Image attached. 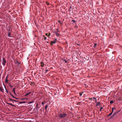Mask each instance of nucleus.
I'll use <instances>...</instances> for the list:
<instances>
[{"instance_id": "nucleus-1", "label": "nucleus", "mask_w": 122, "mask_h": 122, "mask_svg": "<svg viewBox=\"0 0 122 122\" xmlns=\"http://www.w3.org/2000/svg\"><path fill=\"white\" fill-rule=\"evenodd\" d=\"M6 62V61L5 59L4 58H3L2 59V64L4 66L5 65Z\"/></svg>"}, {"instance_id": "nucleus-2", "label": "nucleus", "mask_w": 122, "mask_h": 122, "mask_svg": "<svg viewBox=\"0 0 122 122\" xmlns=\"http://www.w3.org/2000/svg\"><path fill=\"white\" fill-rule=\"evenodd\" d=\"M38 106V103H37L36 106L35 108H34V109H36L37 112H38V110L37 108H38V109H39L40 107H39Z\"/></svg>"}, {"instance_id": "nucleus-3", "label": "nucleus", "mask_w": 122, "mask_h": 122, "mask_svg": "<svg viewBox=\"0 0 122 122\" xmlns=\"http://www.w3.org/2000/svg\"><path fill=\"white\" fill-rule=\"evenodd\" d=\"M56 39H55V40H54L53 41H51V45H52L53 44H55L56 42Z\"/></svg>"}, {"instance_id": "nucleus-4", "label": "nucleus", "mask_w": 122, "mask_h": 122, "mask_svg": "<svg viewBox=\"0 0 122 122\" xmlns=\"http://www.w3.org/2000/svg\"><path fill=\"white\" fill-rule=\"evenodd\" d=\"M119 112V111L116 112H115L114 113H113L112 116L111 117H113L116 114H117Z\"/></svg>"}, {"instance_id": "nucleus-5", "label": "nucleus", "mask_w": 122, "mask_h": 122, "mask_svg": "<svg viewBox=\"0 0 122 122\" xmlns=\"http://www.w3.org/2000/svg\"><path fill=\"white\" fill-rule=\"evenodd\" d=\"M67 115L66 113H64L63 114H61V118L65 117Z\"/></svg>"}, {"instance_id": "nucleus-6", "label": "nucleus", "mask_w": 122, "mask_h": 122, "mask_svg": "<svg viewBox=\"0 0 122 122\" xmlns=\"http://www.w3.org/2000/svg\"><path fill=\"white\" fill-rule=\"evenodd\" d=\"M0 91L2 92H4V89L3 88L1 87L0 86Z\"/></svg>"}, {"instance_id": "nucleus-7", "label": "nucleus", "mask_w": 122, "mask_h": 122, "mask_svg": "<svg viewBox=\"0 0 122 122\" xmlns=\"http://www.w3.org/2000/svg\"><path fill=\"white\" fill-rule=\"evenodd\" d=\"M15 88H13L12 91L13 92L14 94L15 95H16V94L15 92Z\"/></svg>"}, {"instance_id": "nucleus-8", "label": "nucleus", "mask_w": 122, "mask_h": 122, "mask_svg": "<svg viewBox=\"0 0 122 122\" xmlns=\"http://www.w3.org/2000/svg\"><path fill=\"white\" fill-rule=\"evenodd\" d=\"M31 93V92H29V93H26V94H25V95H24V96H25V97H26L27 96V95H29V94H30Z\"/></svg>"}, {"instance_id": "nucleus-9", "label": "nucleus", "mask_w": 122, "mask_h": 122, "mask_svg": "<svg viewBox=\"0 0 122 122\" xmlns=\"http://www.w3.org/2000/svg\"><path fill=\"white\" fill-rule=\"evenodd\" d=\"M96 103H97V104H96V105L97 106L100 105V102H97Z\"/></svg>"}, {"instance_id": "nucleus-10", "label": "nucleus", "mask_w": 122, "mask_h": 122, "mask_svg": "<svg viewBox=\"0 0 122 122\" xmlns=\"http://www.w3.org/2000/svg\"><path fill=\"white\" fill-rule=\"evenodd\" d=\"M71 8L72 9H73V7L70 6V7L69 9V11H71Z\"/></svg>"}, {"instance_id": "nucleus-11", "label": "nucleus", "mask_w": 122, "mask_h": 122, "mask_svg": "<svg viewBox=\"0 0 122 122\" xmlns=\"http://www.w3.org/2000/svg\"><path fill=\"white\" fill-rule=\"evenodd\" d=\"M10 32H9L8 34V36L9 37H11V36H10L11 34Z\"/></svg>"}, {"instance_id": "nucleus-12", "label": "nucleus", "mask_w": 122, "mask_h": 122, "mask_svg": "<svg viewBox=\"0 0 122 122\" xmlns=\"http://www.w3.org/2000/svg\"><path fill=\"white\" fill-rule=\"evenodd\" d=\"M116 109V108L115 107H112V113L113 111V110L114 109Z\"/></svg>"}, {"instance_id": "nucleus-13", "label": "nucleus", "mask_w": 122, "mask_h": 122, "mask_svg": "<svg viewBox=\"0 0 122 122\" xmlns=\"http://www.w3.org/2000/svg\"><path fill=\"white\" fill-rule=\"evenodd\" d=\"M56 34L57 36H59V33H58V32H56Z\"/></svg>"}, {"instance_id": "nucleus-14", "label": "nucleus", "mask_w": 122, "mask_h": 122, "mask_svg": "<svg viewBox=\"0 0 122 122\" xmlns=\"http://www.w3.org/2000/svg\"><path fill=\"white\" fill-rule=\"evenodd\" d=\"M9 105H11V106H12L14 107H15V105H13L12 103H10Z\"/></svg>"}, {"instance_id": "nucleus-15", "label": "nucleus", "mask_w": 122, "mask_h": 122, "mask_svg": "<svg viewBox=\"0 0 122 122\" xmlns=\"http://www.w3.org/2000/svg\"><path fill=\"white\" fill-rule=\"evenodd\" d=\"M48 106V105H46V106L45 107V109L46 110Z\"/></svg>"}, {"instance_id": "nucleus-16", "label": "nucleus", "mask_w": 122, "mask_h": 122, "mask_svg": "<svg viewBox=\"0 0 122 122\" xmlns=\"http://www.w3.org/2000/svg\"><path fill=\"white\" fill-rule=\"evenodd\" d=\"M12 97L13 98H15L16 99H17V100H18V98H16L15 97H14V96H13V95L12 96Z\"/></svg>"}, {"instance_id": "nucleus-17", "label": "nucleus", "mask_w": 122, "mask_h": 122, "mask_svg": "<svg viewBox=\"0 0 122 122\" xmlns=\"http://www.w3.org/2000/svg\"><path fill=\"white\" fill-rule=\"evenodd\" d=\"M44 65V64L43 63L41 62V66L42 67H43V66Z\"/></svg>"}, {"instance_id": "nucleus-18", "label": "nucleus", "mask_w": 122, "mask_h": 122, "mask_svg": "<svg viewBox=\"0 0 122 122\" xmlns=\"http://www.w3.org/2000/svg\"><path fill=\"white\" fill-rule=\"evenodd\" d=\"M9 95H10L11 96H13V95L12 94H11V93L10 92H9V93H8V94Z\"/></svg>"}, {"instance_id": "nucleus-19", "label": "nucleus", "mask_w": 122, "mask_h": 122, "mask_svg": "<svg viewBox=\"0 0 122 122\" xmlns=\"http://www.w3.org/2000/svg\"><path fill=\"white\" fill-rule=\"evenodd\" d=\"M114 102L112 100L110 102V103L111 104H112V103H113Z\"/></svg>"}, {"instance_id": "nucleus-20", "label": "nucleus", "mask_w": 122, "mask_h": 122, "mask_svg": "<svg viewBox=\"0 0 122 122\" xmlns=\"http://www.w3.org/2000/svg\"><path fill=\"white\" fill-rule=\"evenodd\" d=\"M5 81L6 83H7L8 80L7 79H5Z\"/></svg>"}, {"instance_id": "nucleus-21", "label": "nucleus", "mask_w": 122, "mask_h": 122, "mask_svg": "<svg viewBox=\"0 0 122 122\" xmlns=\"http://www.w3.org/2000/svg\"><path fill=\"white\" fill-rule=\"evenodd\" d=\"M62 60H64V61H63V62H64V61L65 62V63H67V61H66V60H63V59H62Z\"/></svg>"}, {"instance_id": "nucleus-22", "label": "nucleus", "mask_w": 122, "mask_h": 122, "mask_svg": "<svg viewBox=\"0 0 122 122\" xmlns=\"http://www.w3.org/2000/svg\"><path fill=\"white\" fill-rule=\"evenodd\" d=\"M9 100H10V101H13V100L11 99L10 98H9Z\"/></svg>"}, {"instance_id": "nucleus-23", "label": "nucleus", "mask_w": 122, "mask_h": 122, "mask_svg": "<svg viewBox=\"0 0 122 122\" xmlns=\"http://www.w3.org/2000/svg\"><path fill=\"white\" fill-rule=\"evenodd\" d=\"M34 102V101H32L30 102L29 103L31 104L33 103Z\"/></svg>"}, {"instance_id": "nucleus-24", "label": "nucleus", "mask_w": 122, "mask_h": 122, "mask_svg": "<svg viewBox=\"0 0 122 122\" xmlns=\"http://www.w3.org/2000/svg\"><path fill=\"white\" fill-rule=\"evenodd\" d=\"M103 109V107H101L100 108V111H101Z\"/></svg>"}, {"instance_id": "nucleus-25", "label": "nucleus", "mask_w": 122, "mask_h": 122, "mask_svg": "<svg viewBox=\"0 0 122 122\" xmlns=\"http://www.w3.org/2000/svg\"><path fill=\"white\" fill-rule=\"evenodd\" d=\"M93 99H95V100L96 102V101H97V99H96V98H95L94 97L93 98Z\"/></svg>"}, {"instance_id": "nucleus-26", "label": "nucleus", "mask_w": 122, "mask_h": 122, "mask_svg": "<svg viewBox=\"0 0 122 122\" xmlns=\"http://www.w3.org/2000/svg\"><path fill=\"white\" fill-rule=\"evenodd\" d=\"M8 77V75H7V76H6L5 79H7V78Z\"/></svg>"}, {"instance_id": "nucleus-27", "label": "nucleus", "mask_w": 122, "mask_h": 122, "mask_svg": "<svg viewBox=\"0 0 122 122\" xmlns=\"http://www.w3.org/2000/svg\"><path fill=\"white\" fill-rule=\"evenodd\" d=\"M112 114V112H111V113H110V114H109V115H108V116H111V115Z\"/></svg>"}, {"instance_id": "nucleus-28", "label": "nucleus", "mask_w": 122, "mask_h": 122, "mask_svg": "<svg viewBox=\"0 0 122 122\" xmlns=\"http://www.w3.org/2000/svg\"><path fill=\"white\" fill-rule=\"evenodd\" d=\"M72 21L74 22L75 23H76V21L75 20H72Z\"/></svg>"}, {"instance_id": "nucleus-29", "label": "nucleus", "mask_w": 122, "mask_h": 122, "mask_svg": "<svg viewBox=\"0 0 122 122\" xmlns=\"http://www.w3.org/2000/svg\"><path fill=\"white\" fill-rule=\"evenodd\" d=\"M13 101H14L15 102H18L17 101L15 100H13Z\"/></svg>"}, {"instance_id": "nucleus-30", "label": "nucleus", "mask_w": 122, "mask_h": 122, "mask_svg": "<svg viewBox=\"0 0 122 122\" xmlns=\"http://www.w3.org/2000/svg\"><path fill=\"white\" fill-rule=\"evenodd\" d=\"M82 95V93H80L79 95H80V96H81Z\"/></svg>"}, {"instance_id": "nucleus-31", "label": "nucleus", "mask_w": 122, "mask_h": 122, "mask_svg": "<svg viewBox=\"0 0 122 122\" xmlns=\"http://www.w3.org/2000/svg\"><path fill=\"white\" fill-rule=\"evenodd\" d=\"M50 35H51V33H49L48 35V36H50Z\"/></svg>"}, {"instance_id": "nucleus-32", "label": "nucleus", "mask_w": 122, "mask_h": 122, "mask_svg": "<svg viewBox=\"0 0 122 122\" xmlns=\"http://www.w3.org/2000/svg\"><path fill=\"white\" fill-rule=\"evenodd\" d=\"M44 39L45 40H46L47 39V37H45Z\"/></svg>"}, {"instance_id": "nucleus-33", "label": "nucleus", "mask_w": 122, "mask_h": 122, "mask_svg": "<svg viewBox=\"0 0 122 122\" xmlns=\"http://www.w3.org/2000/svg\"><path fill=\"white\" fill-rule=\"evenodd\" d=\"M9 32H10V33H11L10 30V29H9Z\"/></svg>"}, {"instance_id": "nucleus-34", "label": "nucleus", "mask_w": 122, "mask_h": 122, "mask_svg": "<svg viewBox=\"0 0 122 122\" xmlns=\"http://www.w3.org/2000/svg\"><path fill=\"white\" fill-rule=\"evenodd\" d=\"M44 104V103L43 102H42V104L43 105Z\"/></svg>"}, {"instance_id": "nucleus-35", "label": "nucleus", "mask_w": 122, "mask_h": 122, "mask_svg": "<svg viewBox=\"0 0 122 122\" xmlns=\"http://www.w3.org/2000/svg\"><path fill=\"white\" fill-rule=\"evenodd\" d=\"M46 35L48 36V33H46Z\"/></svg>"}, {"instance_id": "nucleus-36", "label": "nucleus", "mask_w": 122, "mask_h": 122, "mask_svg": "<svg viewBox=\"0 0 122 122\" xmlns=\"http://www.w3.org/2000/svg\"><path fill=\"white\" fill-rule=\"evenodd\" d=\"M93 99V98H89V99H90V100H92Z\"/></svg>"}, {"instance_id": "nucleus-37", "label": "nucleus", "mask_w": 122, "mask_h": 122, "mask_svg": "<svg viewBox=\"0 0 122 122\" xmlns=\"http://www.w3.org/2000/svg\"><path fill=\"white\" fill-rule=\"evenodd\" d=\"M97 45V44L96 43L95 44L94 46L95 47Z\"/></svg>"}, {"instance_id": "nucleus-38", "label": "nucleus", "mask_w": 122, "mask_h": 122, "mask_svg": "<svg viewBox=\"0 0 122 122\" xmlns=\"http://www.w3.org/2000/svg\"><path fill=\"white\" fill-rule=\"evenodd\" d=\"M34 110L35 111V112H37V111L36 110V109H34Z\"/></svg>"}, {"instance_id": "nucleus-39", "label": "nucleus", "mask_w": 122, "mask_h": 122, "mask_svg": "<svg viewBox=\"0 0 122 122\" xmlns=\"http://www.w3.org/2000/svg\"><path fill=\"white\" fill-rule=\"evenodd\" d=\"M6 103L7 104H9L8 106H9V103H9L8 102H6Z\"/></svg>"}, {"instance_id": "nucleus-40", "label": "nucleus", "mask_w": 122, "mask_h": 122, "mask_svg": "<svg viewBox=\"0 0 122 122\" xmlns=\"http://www.w3.org/2000/svg\"><path fill=\"white\" fill-rule=\"evenodd\" d=\"M59 22L60 23V24H61V22L60 20H59Z\"/></svg>"}, {"instance_id": "nucleus-41", "label": "nucleus", "mask_w": 122, "mask_h": 122, "mask_svg": "<svg viewBox=\"0 0 122 122\" xmlns=\"http://www.w3.org/2000/svg\"><path fill=\"white\" fill-rule=\"evenodd\" d=\"M34 83V82H31V84H33Z\"/></svg>"}, {"instance_id": "nucleus-42", "label": "nucleus", "mask_w": 122, "mask_h": 122, "mask_svg": "<svg viewBox=\"0 0 122 122\" xmlns=\"http://www.w3.org/2000/svg\"><path fill=\"white\" fill-rule=\"evenodd\" d=\"M26 99V98H25V99ZM24 99H25V98H22V99H20L21 100H24Z\"/></svg>"}, {"instance_id": "nucleus-43", "label": "nucleus", "mask_w": 122, "mask_h": 122, "mask_svg": "<svg viewBox=\"0 0 122 122\" xmlns=\"http://www.w3.org/2000/svg\"><path fill=\"white\" fill-rule=\"evenodd\" d=\"M6 91V92L7 93V94H8V91H7H7Z\"/></svg>"}, {"instance_id": "nucleus-44", "label": "nucleus", "mask_w": 122, "mask_h": 122, "mask_svg": "<svg viewBox=\"0 0 122 122\" xmlns=\"http://www.w3.org/2000/svg\"><path fill=\"white\" fill-rule=\"evenodd\" d=\"M23 103V102H21L19 103L20 104H22V103Z\"/></svg>"}, {"instance_id": "nucleus-45", "label": "nucleus", "mask_w": 122, "mask_h": 122, "mask_svg": "<svg viewBox=\"0 0 122 122\" xmlns=\"http://www.w3.org/2000/svg\"><path fill=\"white\" fill-rule=\"evenodd\" d=\"M46 72H47L48 71V70H46Z\"/></svg>"}, {"instance_id": "nucleus-46", "label": "nucleus", "mask_w": 122, "mask_h": 122, "mask_svg": "<svg viewBox=\"0 0 122 122\" xmlns=\"http://www.w3.org/2000/svg\"><path fill=\"white\" fill-rule=\"evenodd\" d=\"M80 103H81V102H79L78 103V104L79 105V104H80Z\"/></svg>"}, {"instance_id": "nucleus-47", "label": "nucleus", "mask_w": 122, "mask_h": 122, "mask_svg": "<svg viewBox=\"0 0 122 122\" xmlns=\"http://www.w3.org/2000/svg\"><path fill=\"white\" fill-rule=\"evenodd\" d=\"M4 86L5 89V88H6V86Z\"/></svg>"}, {"instance_id": "nucleus-48", "label": "nucleus", "mask_w": 122, "mask_h": 122, "mask_svg": "<svg viewBox=\"0 0 122 122\" xmlns=\"http://www.w3.org/2000/svg\"><path fill=\"white\" fill-rule=\"evenodd\" d=\"M5 90H6V91H7V90L6 89V88H5Z\"/></svg>"}, {"instance_id": "nucleus-49", "label": "nucleus", "mask_w": 122, "mask_h": 122, "mask_svg": "<svg viewBox=\"0 0 122 122\" xmlns=\"http://www.w3.org/2000/svg\"><path fill=\"white\" fill-rule=\"evenodd\" d=\"M5 90H6V91H7V90L6 89V88H5Z\"/></svg>"}, {"instance_id": "nucleus-50", "label": "nucleus", "mask_w": 122, "mask_h": 122, "mask_svg": "<svg viewBox=\"0 0 122 122\" xmlns=\"http://www.w3.org/2000/svg\"><path fill=\"white\" fill-rule=\"evenodd\" d=\"M23 102V103H25V102Z\"/></svg>"}, {"instance_id": "nucleus-51", "label": "nucleus", "mask_w": 122, "mask_h": 122, "mask_svg": "<svg viewBox=\"0 0 122 122\" xmlns=\"http://www.w3.org/2000/svg\"><path fill=\"white\" fill-rule=\"evenodd\" d=\"M59 115H60V117H61V114H60Z\"/></svg>"}, {"instance_id": "nucleus-52", "label": "nucleus", "mask_w": 122, "mask_h": 122, "mask_svg": "<svg viewBox=\"0 0 122 122\" xmlns=\"http://www.w3.org/2000/svg\"><path fill=\"white\" fill-rule=\"evenodd\" d=\"M10 86L11 87H12V86H11V85H10Z\"/></svg>"}, {"instance_id": "nucleus-53", "label": "nucleus", "mask_w": 122, "mask_h": 122, "mask_svg": "<svg viewBox=\"0 0 122 122\" xmlns=\"http://www.w3.org/2000/svg\"><path fill=\"white\" fill-rule=\"evenodd\" d=\"M48 5H49V4H47Z\"/></svg>"}]
</instances>
